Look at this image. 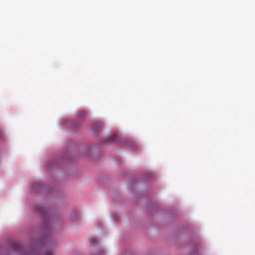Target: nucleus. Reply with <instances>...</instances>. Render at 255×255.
Masks as SVG:
<instances>
[{"mask_svg":"<svg viewBox=\"0 0 255 255\" xmlns=\"http://www.w3.org/2000/svg\"><path fill=\"white\" fill-rule=\"evenodd\" d=\"M37 212L40 214H43L45 212L46 208L43 206H39L36 209Z\"/></svg>","mask_w":255,"mask_h":255,"instance_id":"f257e3e1","label":"nucleus"},{"mask_svg":"<svg viewBox=\"0 0 255 255\" xmlns=\"http://www.w3.org/2000/svg\"><path fill=\"white\" fill-rule=\"evenodd\" d=\"M90 242L92 245H95L97 243V239L96 238H91L90 239Z\"/></svg>","mask_w":255,"mask_h":255,"instance_id":"f03ea898","label":"nucleus"},{"mask_svg":"<svg viewBox=\"0 0 255 255\" xmlns=\"http://www.w3.org/2000/svg\"><path fill=\"white\" fill-rule=\"evenodd\" d=\"M54 255L53 252L52 251L49 250H46L45 253V255Z\"/></svg>","mask_w":255,"mask_h":255,"instance_id":"7ed1b4c3","label":"nucleus"},{"mask_svg":"<svg viewBox=\"0 0 255 255\" xmlns=\"http://www.w3.org/2000/svg\"><path fill=\"white\" fill-rule=\"evenodd\" d=\"M40 184L38 183H34L31 186V188H34L35 187H38L40 186Z\"/></svg>","mask_w":255,"mask_h":255,"instance_id":"20e7f679","label":"nucleus"},{"mask_svg":"<svg viewBox=\"0 0 255 255\" xmlns=\"http://www.w3.org/2000/svg\"><path fill=\"white\" fill-rule=\"evenodd\" d=\"M84 114H85L84 112H81V113H80L79 116H83V115H84Z\"/></svg>","mask_w":255,"mask_h":255,"instance_id":"39448f33","label":"nucleus"},{"mask_svg":"<svg viewBox=\"0 0 255 255\" xmlns=\"http://www.w3.org/2000/svg\"><path fill=\"white\" fill-rule=\"evenodd\" d=\"M26 255H34L33 253H30L29 254H26Z\"/></svg>","mask_w":255,"mask_h":255,"instance_id":"423d86ee","label":"nucleus"},{"mask_svg":"<svg viewBox=\"0 0 255 255\" xmlns=\"http://www.w3.org/2000/svg\"><path fill=\"white\" fill-rule=\"evenodd\" d=\"M16 246H17V247H20V248H21V247H20V246H19V245H16Z\"/></svg>","mask_w":255,"mask_h":255,"instance_id":"0eeeda50","label":"nucleus"}]
</instances>
